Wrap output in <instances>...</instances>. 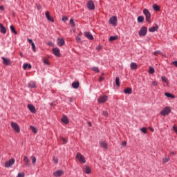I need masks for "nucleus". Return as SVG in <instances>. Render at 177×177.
Returning <instances> with one entry per match:
<instances>
[{
    "mask_svg": "<svg viewBox=\"0 0 177 177\" xmlns=\"http://www.w3.org/2000/svg\"><path fill=\"white\" fill-rule=\"evenodd\" d=\"M171 159L169 158V156L166 157V158H164L162 159V162L163 164H165L166 162H168V161H169Z\"/></svg>",
    "mask_w": 177,
    "mask_h": 177,
    "instance_id": "f704fd0d",
    "label": "nucleus"
},
{
    "mask_svg": "<svg viewBox=\"0 0 177 177\" xmlns=\"http://www.w3.org/2000/svg\"><path fill=\"white\" fill-rule=\"evenodd\" d=\"M115 84L117 86H120V77H118L115 78Z\"/></svg>",
    "mask_w": 177,
    "mask_h": 177,
    "instance_id": "58836bf2",
    "label": "nucleus"
},
{
    "mask_svg": "<svg viewBox=\"0 0 177 177\" xmlns=\"http://www.w3.org/2000/svg\"><path fill=\"white\" fill-rule=\"evenodd\" d=\"M24 173H19L17 177H24Z\"/></svg>",
    "mask_w": 177,
    "mask_h": 177,
    "instance_id": "c03bdc74",
    "label": "nucleus"
},
{
    "mask_svg": "<svg viewBox=\"0 0 177 177\" xmlns=\"http://www.w3.org/2000/svg\"><path fill=\"white\" fill-rule=\"evenodd\" d=\"M11 127L14 131H16L17 133L20 132V127H19V124L17 123H15V122H11Z\"/></svg>",
    "mask_w": 177,
    "mask_h": 177,
    "instance_id": "423d86ee",
    "label": "nucleus"
},
{
    "mask_svg": "<svg viewBox=\"0 0 177 177\" xmlns=\"http://www.w3.org/2000/svg\"><path fill=\"white\" fill-rule=\"evenodd\" d=\"M161 80L163 82H165L166 84H168V79L165 77V76H162Z\"/></svg>",
    "mask_w": 177,
    "mask_h": 177,
    "instance_id": "c9c22d12",
    "label": "nucleus"
},
{
    "mask_svg": "<svg viewBox=\"0 0 177 177\" xmlns=\"http://www.w3.org/2000/svg\"><path fill=\"white\" fill-rule=\"evenodd\" d=\"M0 32L1 34H6V28L2 24H0Z\"/></svg>",
    "mask_w": 177,
    "mask_h": 177,
    "instance_id": "a211bd4d",
    "label": "nucleus"
},
{
    "mask_svg": "<svg viewBox=\"0 0 177 177\" xmlns=\"http://www.w3.org/2000/svg\"><path fill=\"white\" fill-rule=\"evenodd\" d=\"M30 129L33 133H37V129L34 126H30Z\"/></svg>",
    "mask_w": 177,
    "mask_h": 177,
    "instance_id": "e433bc0d",
    "label": "nucleus"
},
{
    "mask_svg": "<svg viewBox=\"0 0 177 177\" xmlns=\"http://www.w3.org/2000/svg\"><path fill=\"white\" fill-rule=\"evenodd\" d=\"M72 86L73 88H74V89H78V88L80 87V82H75L72 84Z\"/></svg>",
    "mask_w": 177,
    "mask_h": 177,
    "instance_id": "b1692460",
    "label": "nucleus"
},
{
    "mask_svg": "<svg viewBox=\"0 0 177 177\" xmlns=\"http://www.w3.org/2000/svg\"><path fill=\"white\" fill-rule=\"evenodd\" d=\"M84 172H85V174H91V172H92V170H91V167H89V166H86L84 169H83Z\"/></svg>",
    "mask_w": 177,
    "mask_h": 177,
    "instance_id": "aec40b11",
    "label": "nucleus"
},
{
    "mask_svg": "<svg viewBox=\"0 0 177 177\" xmlns=\"http://www.w3.org/2000/svg\"><path fill=\"white\" fill-rule=\"evenodd\" d=\"M117 39H118V36H111L109 39V41H115Z\"/></svg>",
    "mask_w": 177,
    "mask_h": 177,
    "instance_id": "7c9ffc66",
    "label": "nucleus"
},
{
    "mask_svg": "<svg viewBox=\"0 0 177 177\" xmlns=\"http://www.w3.org/2000/svg\"><path fill=\"white\" fill-rule=\"evenodd\" d=\"M165 96H167V97H171V99H175V95L171 94L170 93H165Z\"/></svg>",
    "mask_w": 177,
    "mask_h": 177,
    "instance_id": "cd10ccee",
    "label": "nucleus"
},
{
    "mask_svg": "<svg viewBox=\"0 0 177 177\" xmlns=\"http://www.w3.org/2000/svg\"><path fill=\"white\" fill-rule=\"evenodd\" d=\"M153 9L156 11V12H160V6L157 5V4H153Z\"/></svg>",
    "mask_w": 177,
    "mask_h": 177,
    "instance_id": "bb28decb",
    "label": "nucleus"
},
{
    "mask_svg": "<svg viewBox=\"0 0 177 177\" xmlns=\"http://www.w3.org/2000/svg\"><path fill=\"white\" fill-rule=\"evenodd\" d=\"M147 34V28L145 26H142L139 31V36L140 37H145Z\"/></svg>",
    "mask_w": 177,
    "mask_h": 177,
    "instance_id": "39448f33",
    "label": "nucleus"
},
{
    "mask_svg": "<svg viewBox=\"0 0 177 177\" xmlns=\"http://www.w3.org/2000/svg\"><path fill=\"white\" fill-rule=\"evenodd\" d=\"M70 24L73 26V27H75V23H74V19H70Z\"/></svg>",
    "mask_w": 177,
    "mask_h": 177,
    "instance_id": "ea45409f",
    "label": "nucleus"
},
{
    "mask_svg": "<svg viewBox=\"0 0 177 177\" xmlns=\"http://www.w3.org/2000/svg\"><path fill=\"white\" fill-rule=\"evenodd\" d=\"M173 129H174V131L175 132H177V127H176L174 126V127H173Z\"/></svg>",
    "mask_w": 177,
    "mask_h": 177,
    "instance_id": "bf43d9fd",
    "label": "nucleus"
},
{
    "mask_svg": "<svg viewBox=\"0 0 177 177\" xmlns=\"http://www.w3.org/2000/svg\"><path fill=\"white\" fill-rule=\"evenodd\" d=\"M152 85L153 86H157V85H158V82L157 81H153L152 82Z\"/></svg>",
    "mask_w": 177,
    "mask_h": 177,
    "instance_id": "a18cd8bd",
    "label": "nucleus"
},
{
    "mask_svg": "<svg viewBox=\"0 0 177 177\" xmlns=\"http://www.w3.org/2000/svg\"><path fill=\"white\" fill-rule=\"evenodd\" d=\"M161 53V51L157 50L153 53L154 56H157L158 55H160Z\"/></svg>",
    "mask_w": 177,
    "mask_h": 177,
    "instance_id": "37998d69",
    "label": "nucleus"
},
{
    "mask_svg": "<svg viewBox=\"0 0 177 177\" xmlns=\"http://www.w3.org/2000/svg\"><path fill=\"white\" fill-rule=\"evenodd\" d=\"M154 72H155L154 68L150 67L149 71V74H154Z\"/></svg>",
    "mask_w": 177,
    "mask_h": 177,
    "instance_id": "4c0bfd02",
    "label": "nucleus"
},
{
    "mask_svg": "<svg viewBox=\"0 0 177 177\" xmlns=\"http://www.w3.org/2000/svg\"><path fill=\"white\" fill-rule=\"evenodd\" d=\"M102 114L104 117H107V115H109V113H107V111H104Z\"/></svg>",
    "mask_w": 177,
    "mask_h": 177,
    "instance_id": "5fc2aeb1",
    "label": "nucleus"
},
{
    "mask_svg": "<svg viewBox=\"0 0 177 177\" xmlns=\"http://www.w3.org/2000/svg\"><path fill=\"white\" fill-rule=\"evenodd\" d=\"M53 53H54L55 56L60 57V50L58 48H54L53 49Z\"/></svg>",
    "mask_w": 177,
    "mask_h": 177,
    "instance_id": "f8f14e48",
    "label": "nucleus"
},
{
    "mask_svg": "<svg viewBox=\"0 0 177 177\" xmlns=\"http://www.w3.org/2000/svg\"><path fill=\"white\" fill-rule=\"evenodd\" d=\"M62 121L64 122V124H68V118H66V115H63Z\"/></svg>",
    "mask_w": 177,
    "mask_h": 177,
    "instance_id": "393cba45",
    "label": "nucleus"
},
{
    "mask_svg": "<svg viewBox=\"0 0 177 177\" xmlns=\"http://www.w3.org/2000/svg\"><path fill=\"white\" fill-rule=\"evenodd\" d=\"M87 7L90 10H93L95 9V4L93 3V1H88L87 3Z\"/></svg>",
    "mask_w": 177,
    "mask_h": 177,
    "instance_id": "9d476101",
    "label": "nucleus"
},
{
    "mask_svg": "<svg viewBox=\"0 0 177 177\" xmlns=\"http://www.w3.org/2000/svg\"><path fill=\"white\" fill-rule=\"evenodd\" d=\"M3 6H0V10H4Z\"/></svg>",
    "mask_w": 177,
    "mask_h": 177,
    "instance_id": "052dcab7",
    "label": "nucleus"
},
{
    "mask_svg": "<svg viewBox=\"0 0 177 177\" xmlns=\"http://www.w3.org/2000/svg\"><path fill=\"white\" fill-rule=\"evenodd\" d=\"M31 67H32L31 64H24L23 66L24 70H27V68H29V70H30Z\"/></svg>",
    "mask_w": 177,
    "mask_h": 177,
    "instance_id": "c85d7f7f",
    "label": "nucleus"
},
{
    "mask_svg": "<svg viewBox=\"0 0 177 177\" xmlns=\"http://www.w3.org/2000/svg\"><path fill=\"white\" fill-rule=\"evenodd\" d=\"M107 95H102V96H100L97 99V102L98 103H104L106 102H107Z\"/></svg>",
    "mask_w": 177,
    "mask_h": 177,
    "instance_id": "0eeeda50",
    "label": "nucleus"
},
{
    "mask_svg": "<svg viewBox=\"0 0 177 177\" xmlns=\"http://www.w3.org/2000/svg\"><path fill=\"white\" fill-rule=\"evenodd\" d=\"M30 159H31V160H32V164L33 165H35V163L37 162V158H35V156H31L30 157Z\"/></svg>",
    "mask_w": 177,
    "mask_h": 177,
    "instance_id": "473e14b6",
    "label": "nucleus"
},
{
    "mask_svg": "<svg viewBox=\"0 0 177 177\" xmlns=\"http://www.w3.org/2000/svg\"><path fill=\"white\" fill-rule=\"evenodd\" d=\"M44 64L49 66V62L48 61V59H44Z\"/></svg>",
    "mask_w": 177,
    "mask_h": 177,
    "instance_id": "de8ad7c7",
    "label": "nucleus"
},
{
    "mask_svg": "<svg viewBox=\"0 0 177 177\" xmlns=\"http://www.w3.org/2000/svg\"><path fill=\"white\" fill-rule=\"evenodd\" d=\"M28 42H29L30 44H31V45L32 44V43H34V42L32 41V39H28Z\"/></svg>",
    "mask_w": 177,
    "mask_h": 177,
    "instance_id": "13d9d810",
    "label": "nucleus"
},
{
    "mask_svg": "<svg viewBox=\"0 0 177 177\" xmlns=\"http://www.w3.org/2000/svg\"><path fill=\"white\" fill-rule=\"evenodd\" d=\"M58 46H63L64 45V39L58 38L57 40Z\"/></svg>",
    "mask_w": 177,
    "mask_h": 177,
    "instance_id": "f3484780",
    "label": "nucleus"
},
{
    "mask_svg": "<svg viewBox=\"0 0 177 177\" xmlns=\"http://www.w3.org/2000/svg\"><path fill=\"white\" fill-rule=\"evenodd\" d=\"M28 109L31 111V113H35V106L32 104H28Z\"/></svg>",
    "mask_w": 177,
    "mask_h": 177,
    "instance_id": "412c9836",
    "label": "nucleus"
},
{
    "mask_svg": "<svg viewBox=\"0 0 177 177\" xmlns=\"http://www.w3.org/2000/svg\"><path fill=\"white\" fill-rule=\"evenodd\" d=\"M130 68L131 70H136L138 68V64L135 62H131L130 64Z\"/></svg>",
    "mask_w": 177,
    "mask_h": 177,
    "instance_id": "6ab92c4d",
    "label": "nucleus"
},
{
    "mask_svg": "<svg viewBox=\"0 0 177 177\" xmlns=\"http://www.w3.org/2000/svg\"><path fill=\"white\" fill-rule=\"evenodd\" d=\"M1 59L3 60V64H4V66H10V64H12V61H10V59L5 58V57H2Z\"/></svg>",
    "mask_w": 177,
    "mask_h": 177,
    "instance_id": "6e6552de",
    "label": "nucleus"
},
{
    "mask_svg": "<svg viewBox=\"0 0 177 177\" xmlns=\"http://www.w3.org/2000/svg\"><path fill=\"white\" fill-rule=\"evenodd\" d=\"M64 173L63 172V171L62 170H58L57 171H55L53 173V175H55V176L56 177H59V176H62V175H63Z\"/></svg>",
    "mask_w": 177,
    "mask_h": 177,
    "instance_id": "dca6fc26",
    "label": "nucleus"
},
{
    "mask_svg": "<svg viewBox=\"0 0 177 177\" xmlns=\"http://www.w3.org/2000/svg\"><path fill=\"white\" fill-rule=\"evenodd\" d=\"M32 49L33 50V52H35V44L34 43H32Z\"/></svg>",
    "mask_w": 177,
    "mask_h": 177,
    "instance_id": "49530a36",
    "label": "nucleus"
},
{
    "mask_svg": "<svg viewBox=\"0 0 177 177\" xmlns=\"http://www.w3.org/2000/svg\"><path fill=\"white\" fill-rule=\"evenodd\" d=\"M100 145L101 147H102V149H104V150H107V149H108V145L106 144V142H104V141H100Z\"/></svg>",
    "mask_w": 177,
    "mask_h": 177,
    "instance_id": "2eb2a0df",
    "label": "nucleus"
},
{
    "mask_svg": "<svg viewBox=\"0 0 177 177\" xmlns=\"http://www.w3.org/2000/svg\"><path fill=\"white\" fill-rule=\"evenodd\" d=\"M84 35L88 39L93 40V35L89 32H84Z\"/></svg>",
    "mask_w": 177,
    "mask_h": 177,
    "instance_id": "4468645a",
    "label": "nucleus"
},
{
    "mask_svg": "<svg viewBox=\"0 0 177 177\" xmlns=\"http://www.w3.org/2000/svg\"><path fill=\"white\" fill-rule=\"evenodd\" d=\"M67 20H68V17H62V21H67Z\"/></svg>",
    "mask_w": 177,
    "mask_h": 177,
    "instance_id": "8fccbe9b",
    "label": "nucleus"
},
{
    "mask_svg": "<svg viewBox=\"0 0 177 177\" xmlns=\"http://www.w3.org/2000/svg\"><path fill=\"white\" fill-rule=\"evenodd\" d=\"M158 30V26L156 25L155 26L151 27L149 28V31L150 32H154V31H157Z\"/></svg>",
    "mask_w": 177,
    "mask_h": 177,
    "instance_id": "4be33fe9",
    "label": "nucleus"
},
{
    "mask_svg": "<svg viewBox=\"0 0 177 177\" xmlns=\"http://www.w3.org/2000/svg\"><path fill=\"white\" fill-rule=\"evenodd\" d=\"M124 93H126V95H131V93H132V88L128 87L126 89H124Z\"/></svg>",
    "mask_w": 177,
    "mask_h": 177,
    "instance_id": "5701e85b",
    "label": "nucleus"
},
{
    "mask_svg": "<svg viewBox=\"0 0 177 177\" xmlns=\"http://www.w3.org/2000/svg\"><path fill=\"white\" fill-rule=\"evenodd\" d=\"M91 70L93 71H95V73H100V71L99 70V68L96 67V66H93L91 68Z\"/></svg>",
    "mask_w": 177,
    "mask_h": 177,
    "instance_id": "72a5a7b5",
    "label": "nucleus"
},
{
    "mask_svg": "<svg viewBox=\"0 0 177 177\" xmlns=\"http://www.w3.org/2000/svg\"><path fill=\"white\" fill-rule=\"evenodd\" d=\"M48 45H49L50 46H52V45H53V43H52V41H49L48 43Z\"/></svg>",
    "mask_w": 177,
    "mask_h": 177,
    "instance_id": "680f3d73",
    "label": "nucleus"
},
{
    "mask_svg": "<svg viewBox=\"0 0 177 177\" xmlns=\"http://www.w3.org/2000/svg\"><path fill=\"white\" fill-rule=\"evenodd\" d=\"M171 64H173V66H175V67H177V61L172 62Z\"/></svg>",
    "mask_w": 177,
    "mask_h": 177,
    "instance_id": "603ef678",
    "label": "nucleus"
},
{
    "mask_svg": "<svg viewBox=\"0 0 177 177\" xmlns=\"http://www.w3.org/2000/svg\"><path fill=\"white\" fill-rule=\"evenodd\" d=\"M110 24H112V26H117V17L113 16L110 18L109 19Z\"/></svg>",
    "mask_w": 177,
    "mask_h": 177,
    "instance_id": "1a4fd4ad",
    "label": "nucleus"
},
{
    "mask_svg": "<svg viewBox=\"0 0 177 177\" xmlns=\"http://www.w3.org/2000/svg\"><path fill=\"white\" fill-rule=\"evenodd\" d=\"M76 158L82 164H85V162H86V160H85V157L80 153H77Z\"/></svg>",
    "mask_w": 177,
    "mask_h": 177,
    "instance_id": "7ed1b4c3",
    "label": "nucleus"
},
{
    "mask_svg": "<svg viewBox=\"0 0 177 177\" xmlns=\"http://www.w3.org/2000/svg\"><path fill=\"white\" fill-rule=\"evenodd\" d=\"M28 88H35V82H30L28 84Z\"/></svg>",
    "mask_w": 177,
    "mask_h": 177,
    "instance_id": "c756f323",
    "label": "nucleus"
},
{
    "mask_svg": "<svg viewBox=\"0 0 177 177\" xmlns=\"http://www.w3.org/2000/svg\"><path fill=\"white\" fill-rule=\"evenodd\" d=\"M122 146H123L124 147H125V146H127V141H123L122 142Z\"/></svg>",
    "mask_w": 177,
    "mask_h": 177,
    "instance_id": "4d7b16f0",
    "label": "nucleus"
},
{
    "mask_svg": "<svg viewBox=\"0 0 177 177\" xmlns=\"http://www.w3.org/2000/svg\"><path fill=\"white\" fill-rule=\"evenodd\" d=\"M137 21L138 23H143V21H145V17L143 16H139L137 19Z\"/></svg>",
    "mask_w": 177,
    "mask_h": 177,
    "instance_id": "a878e982",
    "label": "nucleus"
},
{
    "mask_svg": "<svg viewBox=\"0 0 177 177\" xmlns=\"http://www.w3.org/2000/svg\"><path fill=\"white\" fill-rule=\"evenodd\" d=\"M24 162L26 167H31V164H30V159H28L27 156H24Z\"/></svg>",
    "mask_w": 177,
    "mask_h": 177,
    "instance_id": "9b49d317",
    "label": "nucleus"
},
{
    "mask_svg": "<svg viewBox=\"0 0 177 177\" xmlns=\"http://www.w3.org/2000/svg\"><path fill=\"white\" fill-rule=\"evenodd\" d=\"M16 160L15 158H11L9 160V161L6 162L4 167L6 168H10L12 165H14Z\"/></svg>",
    "mask_w": 177,
    "mask_h": 177,
    "instance_id": "f03ea898",
    "label": "nucleus"
},
{
    "mask_svg": "<svg viewBox=\"0 0 177 177\" xmlns=\"http://www.w3.org/2000/svg\"><path fill=\"white\" fill-rule=\"evenodd\" d=\"M37 8L38 10H41V9L42 8V7L39 4H37Z\"/></svg>",
    "mask_w": 177,
    "mask_h": 177,
    "instance_id": "864d4df0",
    "label": "nucleus"
},
{
    "mask_svg": "<svg viewBox=\"0 0 177 177\" xmlns=\"http://www.w3.org/2000/svg\"><path fill=\"white\" fill-rule=\"evenodd\" d=\"M68 100H69V102H73V98H71V97H68Z\"/></svg>",
    "mask_w": 177,
    "mask_h": 177,
    "instance_id": "0e129e2a",
    "label": "nucleus"
},
{
    "mask_svg": "<svg viewBox=\"0 0 177 177\" xmlns=\"http://www.w3.org/2000/svg\"><path fill=\"white\" fill-rule=\"evenodd\" d=\"M10 28L12 32H14V34L17 35V31H16V29L15 28V26L13 25H11L10 26Z\"/></svg>",
    "mask_w": 177,
    "mask_h": 177,
    "instance_id": "2f4dec72",
    "label": "nucleus"
},
{
    "mask_svg": "<svg viewBox=\"0 0 177 177\" xmlns=\"http://www.w3.org/2000/svg\"><path fill=\"white\" fill-rule=\"evenodd\" d=\"M150 131H151V132H154V129L150 127Z\"/></svg>",
    "mask_w": 177,
    "mask_h": 177,
    "instance_id": "69168bd1",
    "label": "nucleus"
},
{
    "mask_svg": "<svg viewBox=\"0 0 177 177\" xmlns=\"http://www.w3.org/2000/svg\"><path fill=\"white\" fill-rule=\"evenodd\" d=\"M143 13L146 17V21H147V23H151V14H150V11H149L147 9H144Z\"/></svg>",
    "mask_w": 177,
    "mask_h": 177,
    "instance_id": "f257e3e1",
    "label": "nucleus"
},
{
    "mask_svg": "<svg viewBox=\"0 0 177 177\" xmlns=\"http://www.w3.org/2000/svg\"><path fill=\"white\" fill-rule=\"evenodd\" d=\"M46 17L49 21L55 23V19H53V17H50V13H49V11L46 12Z\"/></svg>",
    "mask_w": 177,
    "mask_h": 177,
    "instance_id": "ddd939ff",
    "label": "nucleus"
},
{
    "mask_svg": "<svg viewBox=\"0 0 177 177\" xmlns=\"http://www.w3.org/2000/svg\"><path fill=\"white\" fill-rule=\"evenodd\" d=\"M81 35H82V32L79 33V36L81 37Z\"/></svg>",
    "mask_w": 177,
    "mask_h": 177,
    "instance_id": "774afa93",
    "label": "nucleus"
},
{
    "mask_svg": "<svg viewBox=\"0 0 177 177\" xmlns=\"http://www.w3.org/2000/svg\"><path fill=\"white\" fill-rule=\"evenodd\" d=\"M97 49H98V50H100V49H102V46H98V47H97Z\"/></svg>",
    "mask_w": 177,
    "mask_h": 177,
    "instance_id": "338daca9",
    "label": "nucleus"
},
{
    "mask_svg": "<svg viewBox=\"0 0 177 177\" xmlns=\"http://www.w3.org/2000/svg\"><path fill=\"white\" fill-rule=\"evenodd\" d=\"M62 140L63 141L64 145H66V143H67V140L66 138H62Z\"/></svg>",
    "mask_w": 177,
    "mask_h": 177,
    "instance_id": "3c124183",
    "label": "nucleus"
},
{
    "mask_svg": "<svg viewBox=\"0 0 177 177\" xmlns=\"http://www.w3.org/2000/svg\"><path fill=\"white\" fill-rule=\"evenodd\" d=\"M104 80V77L100 76V78H99V82H102V81H103Z\"/></svg>",
    "mask_w": 177,
    "mask_h": 177,
    "instance_id": "6e6d98bb",
    "label": "nucleus"
},
{
    "mask_svg": "<svg viewBox=\"0 0 177 177\" xmlns=\"http://www.w3.org/2000/svg\"><path fill=\"white\" fill-rule=\"evenodd\" d=\"M140 131L142 132V133H147V129L143 127L140 129Z\"/></svg>",
    "mask_w": 177,
    "mask_h": 177,
    "instance_id": "a19ab883",
    "label": "nucleus"
},
{
    "mask_svg": "<svg viewBox=\"0 0 177 177\" xmlns=\"http://www.w3.org/2000/svg\"><path fill=\"white\" fill-rule=\"evenodd\" d=\"M88 127H92V123H91V122H88Z\"/></svg>",
    "mask_w": 177,
    "mask_h": 177,
    "instance_id": "e2e57ef3",
    "label": "nucleus"
},
{
    "mask_svg": "<svg viewBox=\"0 0 177 177\" xmlns=\"http://www.w3.org/2000/svg\"><path fill=\"white\" fill-rule=\"evenodd\" d=\"M171 113V107L166 106L163 110L161 111V115H168Z\"/></svg>",
    "mask_w": 177,
    "mask_h": 177,
    "instance_id": "20e7f679",
    "label": "nucleus"
},
{
    "mask_svg": "<svg viewBox=\"0 0 177 177\" xmlns=\"http://www.w3.org/2000/svg\"><path fill=\"white\" fill-rule=\"evenodd\" d=\"M53 161L55 164H57V162H59V159H57V158H53Z\"/></svg>",
    "mask_w": 177,
    "mask_h": 177,
    "instance_id": "09e8293b",
    "label": "nucleus"
},
{
    "mask_svg": "<svg viewBox=\"0 0 177 177\" xmlns=\"http://www.w3.org/2000/svg\"><path fill=\"white\" fill-rule=\"evenodd\" d=\"M75 40L76 42H77V44H81V38L78 37H75Z\"/></svg>",
    "mask_w": 177,
    "mask_h": 177,
    "instance_id": "79ce46f5",
    "label": "nucleus"
}]
</instances>
